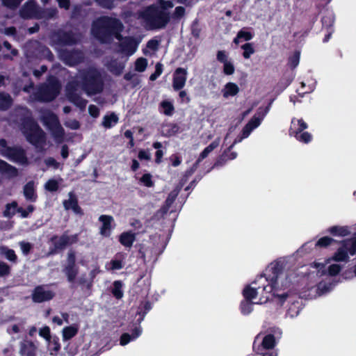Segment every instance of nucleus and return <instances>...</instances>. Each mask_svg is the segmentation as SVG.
<instances>
[{
	"label": "nucleus",
	"instance_id": "f704fd0d",
	"mask_svg": "<svg viewBox=\"0 0 356 356\" xmlns=\"http://www.w3.org/2000/svg\"><path fill=\"white\" fill-rule=\"evenodd\" d=\"M122 283L120 281H115L113 283V289L112 293L113 296L118 298L120 299L123 296V292L122 291Z\"/></svg>",
	"mask_w": 356,
	"mask_h": 356
},
{
	"label": "nucleus",
	"instance_id": "13d9d810",
	"mask_svg": "<svg viewBox=\"0 0 356 356\" xmlns=\"http://www.w3.org/2000/svg\"><path fill=\"white\" fill-rule=\"evenodd\" d=\"M138 158L140 160L149 161L151 159V154L146 150H140L138 153Z\"/></svg>",
	"mask_w": 356,
	"mask_h": 356
},
{
	"label": "nucleus",
	"instance_id": "49530a36",
	"mask_svg": "<svg viewBox=\"0 0 356 356\" xmlns=\"http://www.w3.org/2000/svg\"><path fill=\"white\" fill-rule=\"evenodd\" d=\"M341 270V266L339 264H333L329 266L327 268L328 274L331 276L337 275Z\"/></svg>",
	"mask_w": 356,
	"mask_h": 356
},
{
	"label": "nucleus",
	"instance_id": "2eb2a0df",
	"mask_svg": "<svg viewBox=\"0 0 356 356\" xmlns=\"http://www.w3.org/2000/svg\"><path fill=\"white\" fill-rule=\"evenodd\" d=\"M121 51L127 56L133 55L138 47V42L131 38H126L121 41Z\"/></svg>",
	"mask_w": 356,
	"mask_h": 356
},
{
	"label": "nucleus",
	"instance_id": "09e8293b",
	"mask_svg": "<svg viewBox=\"0 0 356 356\" xmlns=\"http://www.w3.org/2000/svg\"><path fill=\"white\" fill-rule=\"evenodd\" d=\"M64 236V242L65 245H70L74 243H76L78 240L77 235L76 234H72V235H67V234H63Z\"/></svg>",
	"mask_w": 356,
	"mask_h": 356
},
{
	"label": "nucleus",
	"instance_id": "cd10ccee",
	"mask_svg": "<svg viewBox=\"0 0 356 356\" xmlns=\"http://www.w3.org/2000/svg\"><path fill=\"white\" fill-rule=\"evenodd\" d=\"M35 11V4L33 1L28 2L22 9L21 15L24 18L31 17Z\"/></svg>",
	"mask_w": 356,
	"mask_h": 356
},
{
	"label": "nucleus",
	"instance_id": "79ce46f5",
	"mask_svg": "<svg viewBox=\"0 0 356 356\" xmlns=\"http://www.w3.org/2000/svg\"><path fill=\"white\" fill-rule=\"evenodd\" d=\"M11 104V99L9 95L0 93V108L6 109Z\"/></svg>",
	"mask_w": 356,
	"mask_h": 356
},
{
	"label": "nucleus",
	"instance_id": "4468645a",
	"mask_svg": "<svg viewBox=\"0 0 356 356\" xmlns=\"http://www.w3.org/2000/svg\"><path fill=\"white\" fill-rule=\"evenodd\" d=\"M99 220L102 223L99 227L100 234L104 237H108L113 228V218L108 215H102L99 217Z\"/></svg>",
	"mask_w": 356,
	"mask_h": 356
},
{
	"label": "nucleus",
	"instance_id": "ea45409f",
	"mask_svg": "<svg viewBox=\"0 0 356 356\" xmlns=\"http://www.w3.org/2000/svg\"><path fill=\"white\" fill-rule=\"evenodd\" d=\"M139 182L146 187H152L154 182L152 179V175L149 173L144 174L139 179Z\"/></svg>",
	"mask_w": 356,
	"mask_h": 356
},
{
	"label": "nucleus",
	"instance_id": "7ed1b4c3",
	"mask_svg": "<svg viewBox=\"0 0 356 356\" xmlns=\"http://www.w3.org/2000/svg\"><path fill=\"white\" fill-rule=\"evenodd\" d=\"M356 254V238L343 241L340 247L333 254V255L327 258L325 263L314 262L313 266L316 269L317 273L323 275L325 273V265L331 261L337 262H347L350 256Z\"/></svg>",
	"mask_w": 356,
	"mask_h": 356
},
{
	"label": "nucleus",
	"instance_id": "e433bc0d",
	"mask_svg": "<svg viewBox=\"0 0 356 356\" xmlns=\"http://www.w3.org/2000/svg\"><path fill=\"white\" fill-rule=\"evenodd\" d=\"M147 66V60L144 58H139L136 60L135 63V70L137 72H144Z\"/></svg>",
	"mask_w": 356,
	"mask_h": 356
},
{
	"label": "nucleus",
	"instance_id": "423d86ee",
	"mask_svg": "<svg viewBox=\"0 0 356 356\" xmlns=\"http://www.w3.org/2000/svg\"><path fill=\"white\" fill-rule=\"evenodd\" d=\"M26 139L35 145H40L44 142V133L32 120L28 119L22 128Z\"/></svg>",
	"mask_w": 356,
	"mask_h": 356
},
{
	"label": "nucleus",
	"instance_id": "603ef678",
	"mask_svg": "<svg viewBox=\"0 0 356 356\" xmlns=\"http://www.w3.org/2000/svg\"><path fill=\"white\" fill-rule=\"evenodd\" d=\"M163 72V69H162V65L160 64V63H157L156 65V70H155V72L153 73L149 79L151 81H154L156 80L162 73Z\"/></svg>",
	"mask_w": 356,
	"mask_h": 356
},
{
	"label": "nucleus",
	"instance_id": "e2e57ef3",
	"mask_svg": "<svg viewBox=\"0 0 356 356\" xmlns=\"http://www.w3.org/2000/svg\"><path fill=\"white\" fill-rule=\"evenodd\" d=\"M111 269L112 270H119L122 268V265L120 261L113 260L111 262Z\"/></svg>",
	"mask_w": 356,
	"mask_h": 356
},
{
	"label": "nucleus",
	"instance_id": "4c0bfd02",
	"mask_svg": "<svg viewBox=\"0 0 356 356\" xmlns=\"http://www.w3.org/2000/svg\"><path fill=\"white\" fill-rule=\"evenodd\" d=\"M300 142H303L305 143H307L312 140V135L307 132H300L299 134H295L293 135Z\"/></svg>",
	"mask_w": 356,
	"mask_h": 356
},
{
	"label": "nucleus",
	"instance_id": "20e7f679",
	"mask_svg": "<svg viewBox=\"0 0 356 356\" xmlns=\"http://www.w3.org/2000/svg\"><path fill=\"white\" fill-rule=\"evenodd\" d=\"M122 29V24L119 20L104 17L93 23L92 33L95 38L104 42H106V38L111 33L115 34L116 38L120 40L118 33Z\"/></svg>",
	"mask_w": 356,
	"mask_h": 356
},
{
	"label": "nucleus",
	"instance_id": "f257e3e1",
	"mask_svg": "<svg viewBox=\"0 0 356 356\" xmlns=\"http://www.w3.org/2000/svg\"><path fill=\"white\" fill-rule=\"evenodd\" d=\"M266 277L261 276L243 289L245 299L255 304L266 302L270 298L273 289L282 288L286 284V273H277L274 266L267 270Z\"/></svg>",
	"mask_w": 356,
	"mask_h": 356
},
{
	"label": "nucleus",
	"instance_id": "9b49d317",
	"mask_svg": "<svg viewBox=\"0 0 356 356\" xmlns=\"http://www.w3.org/2000/svg\"><path fill=\"white\" fill-rule=\"evenodd\" d=\"M54 296V293L45 286L36 287L33 293L32 299L35 302H42L51 300Z\"/></svg>",
	"mask_w": 356,
	"mask_h": 356
},
{
	"label": "nucleus",
	"instance_id": "4d7b16f0",
	"mask_svg": "<svg viewBox=\"0 0 356 356\" xmlns=\"http://www.w3.org/2000/svg\"><path fill=\"white\" fill-rule=\"evenodd\" d=\"M5 6L10 8L17 7L22 0H2Z\"/></svg>",
	"mask_w": 356,
	"mask_h": 356
},
{
	"label": "nucleus",
	"instance_id": "5701e85b",
	"mask_svg": "<svg viewBox=\"0 0 356 356\" xmlns=\"http://www.w3.org/2000/svg\"><path fill=\"white\" fill-rule=\"evenodd\" d=\"M24 195L26 200L34 202L36 200L35 193V183L33 181H29L24 187Z\"/></svg>",
	"mask_w": 356,
	"mask_h": 356
},
{
	"label": "nucleus",
	"instance_id": "bf43d9fd",
	"mask_svg": "<svg viewBox=\"0 0 356 356\" xmlns=\"http://www.w3.org/2000/svg\"><path fill=\"white\" fill-rule=\"evenodd\" d=\"M177 192L176 191H173L169 195L168 199L166 200L167 207H170L171 206V204L175 202V199L177 198Z\"/></svg>",
	"mask_w": 356,
	"mask_h": 356
},
{
	"label": "nucleus",
	"instance_id": "864d4df0",
	"mask_svg": "<svg viewBox=\"0 0 356 356\" xmlns=\"http://www.w3.org/2000/svg\"><path fill=\"white\" fill-rule=\"evenodd\" d=\"M34 210V207L32 205H29L26 209H23L22 208L17 209V211L21 213L22 218H26L28 216L29 213L33 212Z\"/></svg>",
	"mask_w": 356,
	"mask_h": 356
},
{
	"label": "nucleus",
	"instance_id": "ddd939ff",
	"mask_svg": "<svg viewBox=\"0 0 356 356\" xmlns=\"http://www.w3.org/2000/svg\"><path fill=\"white\" fill-rule=\"evenodd\" d=\"M217 60L222 63V71L226 75H232L235 72V67L232 62L229 59L227 54L225 51H218L216 54Z\"/></svg>",
	"mask_w": 356,
	"mask_h": 356
},
{
	"label": "nucleus",
	"instance_id": "3c124183",
	"mask_svg": "<svg viewBox=\"0 0 356 356\" xmlns=\"http://www.w3.org/2000/svg\"><path fill=\"white\" fill-rule=\"evenodd\" d=\"M19 244L24 254H28L32 248L31 244L28 242L22 241Z\"/></svg>",
	"mask_w": 356,
	"mask_h": 356
},
{
	"label": "nucleus",
	"instance_id": "0e129e2a",
	"mask_svg": "<svg viewBox=\"0 0 356 356\" xmlns=\"http://www.w3.org/2000/svg\"><path fill=\"white\" fill-rule=\"evenodd\" d=\"M45 163L47 165H49V166H54V168H57L58 166V163H56V161H55V159H54L53 158H49L47 159L46 161H45Z\"/></svg>",
	"mask_w": 356,
	"mask_h": 356
},
{
	"label": "nucleus",
	"instance_id": "a19ab883",
	"mask_svg": "<svg viewBox=\"0 0 356 356\" xmlns=\"http://www.w3.org/2000/svg\"><path fill=\"white\" fill-rule=\"evenodd\" d=\"M63 235L61 236H54L51 239V243L55 246L56 249H61L65 247Z\"/></svg>",
	"mask_w": 356,
	"mask_h": 356
},
{
	"label": "nucleus",
	"instance_id": "58836bf2",
	"mask_svg": "<svg viewBox=\"0 0 356 356\" xmlns=\"http://www.w3.org/2000/svg\"><path fill=\"white\" fill-rule=\"evenodd\" d=\"M252 304L254 303L251 300L245 299L241 305V312L245 315L249 314L253 309Z\"/></svg>",
	"mask_w": 356,
	"mask_h": 356
},
{
	"label": "nucleus",
	"instance_id": "dca6fc26",
	"mask_svg": "<svg viewBox=\"0 0 356 356\" xmlns=\"http://www.w3.org/2000/svg\"><path fill=\"white\" fill-rule=\"evenodd\" d=\"M238 86L234 82L227 83L222 88L221 92L224 98L228 99L230 97H234L239 92Z\"/></svg>",
	"mask_w": 356,
	"mask_h": 356
},
{
	"label": "nucleus",
	"instance_id": "7c9ffc66",
	"mask_svg": "<svg viewBox=\"0 0 356 356\" xmlns=\"http://www.w3.org/2000/svg\"><path fill=\"white\" fill-rule=\"evenodd\" d=\"M118 118L115 114H111L106 115L103 118L102 125L106 128H111L117 124Z\"/></svg>",
	"mask_w": 356,
	"mask_h": 356
},
{
	"label": "nucleus",
	"instance_id": "338daca9",
	"mask_svg": "<svg viewBox=\"0 0 356 356\" xmlns=\"http://www.w3.org/2000/svg\"><path fill=\"white\" fill-rule=\"evenodd\" d=\"M58 3L61 8H68L70 6L69 0H58Z\"/></svg>",
	"mask_w": 356,
	"mask_h": 356
},
{
	"label": "nucleus",
	"instance_id": "774afa93",
	"mask_svg": "<svg viewBox=\"0 0 356 356\" xmlns=\"http://www.w3.org/2000/svg\"><path fill=\"white\" fill-rule=\"evenodd\" d=\"M275 296L277 298V300L280 302V303H282L286 298L287 295L285 293L282 294H274Z\"/></svg>",
	"mask_w": 356,
	"mask_h": 356
},
{
	"label": "nucleus",
	"instance_id": "72a5a7b5",
	"mask_svg": "<svg viewBox=\"0 0 356 356\" xmlns=\"http://www.w3.org/2000/svg\"><path fill=\"white\" fill-rule=\"evenodd\" d=\"M34 345L31 341H24L21 344L20 353L22 355H29L34 350Z\"/></svg>",
	"mask_w": 356,
	"mask_h": 356
},
{
	"label": "nucleus",
	"instance_id": "4be33fe9",
	"mask_svg": "<svg viewBox=\"0 0 356 356\" xmlns=\"http://www.w3.org/2000/svg\"><path fill=\"white\" fill-rule=\"evenodd\" d=\"M328 232L334 236L343 237L349 235L350 230L347 226H333L328 229Z\"/></svg>",
	"mask_w": 356,
	"mask_h": 356
},
{
	"label": "nucleus",
	"instance_id": "f8f14e48",
	"mask_svg": "<svg viewBox=\"0 0 356 356\" xmlns=\"http://www.w3.org/2000/svg\"><path fill=\"white\" fill-rule=\"evenodd\" d=\"M263 118L264 116H261V118L257 115L253 116L243 128L241 137L238 140L236 139L231 147L234 146L237 143L241 142L243 139L248 138L252 130L260 125Z\"/></svg>",
	"mask_w": 356,
	"mask_h": 356
},
{
	"label": "nucleus",
	"instance_id": "bb28decb",
	"mask_svg": "<svg viewBox=\"0 0 356 356\" xmlns=\"http://www.w3.org/2000/svg\"><path fill=\"white\" fill-rule=\"evenodd\" d=\"M78 330V327L75 325H70L64 327L62 332L63 340L67 341L72 339L77 334Z\"/></svg>",
	"mask_w": 356,
	"mask_h": 356
},
{
	"label": "nucleus",
	"instance_id": "5fc2aeb1",
	"mask_svg": "<svg viewBox=\"0 0 356 356\" xmlns=\"http://www.w3.org/2000/svg\"><path fill=\"white\" fill-rule=\"evenodd\" d=\"M179 88H181L185 84L186 80V70L179 68Z\"/></svg>",
	"mask_w": 356,
	"mask_h": 356
},
{
	"label": "nucleus",
	"instance_id": "680f3d73",
	"mask_svg": "<svg viewBox=\"0 0 356 356\" xmlns=\"http://www.w3.org/2000/svg\"><path fill=\"white\" fill-rule=\"evenodd\" d=\"M9 273V266L3 263L0 262V275H4Z\"/></svg>",
	"mask_w": 356,
	"mask_h": 356
},
{
	"label": "nucleus",
	"instance_id": "c756f323",
	"mask_svg": "<svg viewBox=\"0 0 356 356\" xmlns=\"http://www.w3.org/2000/svg\"><path fill=\"white\" fill-rule=\"evenodd\" d=\"M61 181L62 179H59L58 180L55 179H50L45 183L44 186V189L50 192L56 191L58 189L59 184Z\"/></svg>",
	"mask_w": 356,
	"mask_h": 356
},
{
	"label": "nucleus",
	"instance_id": "a18cd8bd",
	"mask_svg": "<svg viewBox=\"0 0 356 356\" xmlns=\"http://www.w3.org/2000/svg\"><path fill=\"white\" fill-rule=\"evenodd\" d=\"M109 68L113 73L115 74H120L124 68V63L121 62L116 66L113 63H112L110 64Z\"/></svg>",
	"mask_w": 356,
	"mask_h": 356
},
{
	"label": "nucleus",
	"instance_id": "a211bd4d",
	"mask_svg": "<svg viewBox=\"0 0 356 356\" xmlns=\"http://www.w3.org/2000/svg\"><path fill=\"white\" fill-rule=\"evenodd\" d=\"M63 207L66 210H72L76 214H82V211L78 205L76 197L72 193H69V198L63 202Z\"/></svg>",
	"mask_w": 356,
	"mask_h": 356
},
{
	"label": "nucleus",
	"instance_id": "c03bdc74",
	"mask_svg": "<svg viewBox=\"0 0 356 356\" xmlns=\"http://www.w3.org/2000/svg\"><path fill=\"white\" fill-rule=\"evenodd\" d=\"M334 241V239L328 237V236H324L321 238L316 243V246L321 247V248H325L329 246L332 244V243Z\"/></svg>",
	"mask_w": 356,
	"mask_h": 356
},
{
	"label": "nucleus",
	"instance_id": "9d476101",
	"mask_svg": "<svg viewBox=\"0 0 356 356\" xmlns=\"http://www.w3.org/2000/svg\"><path fill=\"white\" fill-rule=\"evenodd\" d=\"M76 257L73 252H69L67 254V264L63 269V272L67 277V280L72 282L78 274V267L76 264Z\"/></svg>",
	"mask_w": 356,
	"mask_h": 356
},
{
	"label": "nucleus",
	"instance_id": "052dcab7",
	"mask_svg": "<svg viewBox=\"0 0 356 356\" xmlns=\"http://www.w3.org/2000/svg\"><path fill=\"white\" fill-rule=\"evenodd\" d=\"M88 111L90 115L94 118L99 115V109L96 106L90 105L88 108Z\"/></svg>",
	"mask_w": 356,
	"mask_h": 356
},
{
	"label": "nucleus",
	"instance_id": "f03ea898",
	"mask_svg": "<svg viewBox=\"0 0 356 356\" xmlns=\"http://www.w3.org/2000/svg\"><path fill=\"white\" fill-rule=\"evenodd\" d=\"M161 8L156 6L147 7L141 13L145 26L148 29H161L164 27L170 20L168 9L173 7L172 0H158Z\"/></svg>",
	"mask_w": 356,
	"mask_h": 356
},
{
	"label": "nucleus",
	"instance_id": "39448f33",
	"mask_svg": "<svg viewBox=\"0 0 356 356\" xmlns=\"http://www.w3.org/2000/svg\"><path fill=\"white\" fill-rule=\"evenodd\" d=\"M75 91L81 88L88 95H92L102 90V83L97 72L90 70L86 73H82L76 78Z\"/></svg>",
	"mask_w": 356,
	"mask_h": 356
},
{
	"label": "nucleus",
	"instance_id": "f3484780",
	"mask_svg": "<svg viewBox=\"0 0 356 356\" xmlns=\"http://www.w3.org/2000/svg\"><path fill=\"white\" fill-rule=\"evenodd\" d=\"M73 86L71 83L67 87V97L69 99L80 108H84L86 106V101L80 97L76 93L72 92L71 90Z\"/></svg>",
	"mask_w": 356,
	"mask_h": 356
},
{
	"label": "nucleus",
	"instance_id": "473e14b6",
	"mask_svg": "<svg viewBox=\"0 0 356 356\" xmlns=\"http://www.w3.org/2000/svg\"><path fill=\"white\" fill-rule=\"evenodd\" d=\"M243 50V56L245 59H248L254 53L255 50L252 43H245L241 46Z\"/></svg>",
	"mask_w": 356,
	"mask_h": 356
},
{
	"label": "nucleus",
	"instance_id": "c9c22d12",
	"mask_svg": "<svg viewBox=\"0 0 356 356\" xmlns=\"http://www.w3.org/2000/svg\"><path fill=\"white\" fill-rule=\"evenodd\" d=\"M275 338L272 334L266 335L262 341V346L266 349L273 348L275 346Z\"/></svg>",
	"mask_w": 356,
	"mask_h": 356
},
{
	"label": "nucleus",
	"instance_id": "a878e982",
	"mask_svg": "<svg viewBox=\"0 0 356 356\" xmlns=\"http://www.w3.org/2000/svg\"><path fill=\"white\" fill-rule=\"evenodd\" d=\"M135 241V235L131 232H124L120 236V241L125 247L130 248Z\"/></svg>",
	"mask_w": 356,
	"mask_h": 356
},
{
	"label": "nucleus",
	"instance_id": "8fccbe9b",
	"mask_svg": "<svg viewBox=\"0 0 356 356\" xmlns=\"http://www.w3.org/2000/svg\"><path fill=\"white\" fill-rule=\"evenodd\" d=\"M300 53L296 52L289 59V65L292 67H296L298 65L300 62Z\"/></svg>",
	"mask_w": 356,
	"mask_h": 356
},
{
	"label": "nucleus",
	"instance_id": "b1692460",
	"mask_svg": "<svg viewBox=\"0 0 356 356\" xmlns=\"http://www.w3.org/2000/svg\"><path fill=\"white\" fill-rule=\"evenodd\" d=\"M253 37L254 35L250 31L241 29L238 32L236 37L234 39V42L236 44H238L243 41H249L252 40Z\"/></svg>",
	"mask_w": 356,
	"mask_h": 356
},
{
	"label": "nucleus",
	"instance_id": "412c9836",
	"mask_svg": "<svg viewBox=\"0 0 356 356\" xmlns=\"http://www.w3.org/2000/svg\"><path fill=\"white\" fill-rule=\"evenodd\" d=\"M220 138H218L214 140L211 144L206 147L203 151L200 153L197 161L200 162L205 158H207L209 154L217 148L220 144Z\"/></svg>",
	"mask_w": 356,
	"mask_h": 356
},
{
	"label": "nucleus",
	"instance_id": "37998d69",
	"mask_svg": "<svg viewBox=\"0 0 356 356\" xmlns=\"http://www.w3.org/2000/svg\"><path fill=\"white\" fill-rule=\"evenodd\" d=\"M16 211H17L16 202L8 204L4 211V216L6 217H11L15 213Z\"/></svg>",
	"mask_w": 356,
	"mask_h": 356
},
{
	"label": "nucleus",
	"instance_id": "0eeeda50",
	"mask_svg": "<svg viewBox=\"0 0 356 356\" xmlns=\"http://www.w3.org/2000/svg\"><path fill=\"white\" fill-rule=\"evenodd\" d=\"M42 120L51 131L56 141L61 143L64 137V130L60 124L57 117L49 111H45L42 116Z\"/></svg>",
	"mask_w": 356,
	"mask_h": 356
},
{
	"label": "nucleus",
	"instance_id": "6e6d98bb",
	"mask_svg": "<svg viewBox=\"0 0 356 356\" xmlns=\"http://www.w3.org/2000/svg\"><path fill=\"white\" fill-rule=\"evenodd\" d=\"M65 124L71 129H78L80 127L79 122L76 120H69L65 122Z\"/></svg>",
	"mask_w": 356,
	"mask_h": 356
},
{
	"label": "nucleus",
	"instance_id": "6e6552de",
	"mask_svg": "<svg viewBox=\"0 0 356 356\" xmlns=\"http://www.w3.org/2000/svg\"><path fill=\"white\" fill-rule=\"evenodd\" d=\"M0 154L17 163L22 165L27 163L24 151L21 148L7 146L4 140H0Z\"/></svg>",
	"mask_w": 356,
	"mask_h": 356
},
{
	"label": "nucleus",
	"instance_id": "de8ad7c7",
	"mask_svg": "<svg viewBox=\"0 0 356 356\" xmlns=\"http://www.w3.org/2000/svg\"><path fill=\"white\" fill-rule=\"evenodd\" d=\"M39 334L40 337H43L46 341H50L51 334H50V329L48 326L42 327L39 330Z\"/></svg>",
	"mask_w": 356,
	"mask_h": 356
},
{
	"label": "nucleus",
	"instance_id": "c85d7f7f",
	"mask_svg": "<svg viewBox=\"0 0 356 356\" xmlns=\"http://www.w3.org/2000/svg\"><path fill=\"white\" fill-rule=\"evenodd\" d=\"M0 171L8 174L10 177L17 175V170L2 160H0Z\"/></svg>",
	"mask_w": 356,
	"mask_h": 356
},
{
	"label": "nucleus",
	"instance_id": "2f4dec72",
	"mask_svg": "<svg viewBox=\"0 0 356 356\" xmlns=\"http://www.w3.org/2000/svg\"><path fill=\"white\" fill-rule=\"evenodd\" d=\"M0 253L9 261H15L17 259V256L14 250L9 249L7 247H0Z\"/></svg>",
	"mask_w": 356,
	"mask_h": 356
},
{
	"label": "nucleus",
	"instance_id": "1a4fd4ad",
	"mask_svg": "<svg viewBox=\"0 0 356 356\" xmlns=\"http://www.w3.org/2000/svg\"><path fill=\"white\" fill-rule=\"evenodd\" d=\"M60 88L57 80L53 79L49 81L48 85L41 87L38 98L42 101H51L58 95Z\"/></svg>",
	"mask_w": 356,
	"mask_h": 356
},
{
	"label": "nucleus",
	"instance_id": "69168bd1",
	"mask_svg": "<svg viewBox=\"0 0 356 356\" xmlns=\"http://www.w3.org/2000/svg\"><path fill=\"white\" fill-rule=\"evenodd\" d=\"M318 289L320 291V294L329 291L331 289V286H325L322 284H320L318 286Z\"/></svg>",
	"mask_w": 356,
	"mask_h": 356
},
{
	"label": "nucleus",
	"instance_id": "aec40b11",
	"mask_svg": "<svg viewBox=\"0 0 356 356\" xmlns=\"http://www.w3.org/2000/svg\"><path fill=\"white\" fill-rule=\"evenodd\" d=\"M142 333V328L140 327H136L132 332V334L130 335L127 333H124L122 335L120 338V343L122 346H125L128 343H129L132 340H135L137 339Z\"/></svg>",
	"mask_w": 356,
	"mask_h": 356
},
{
	"label": "nucleus",
	"instance_id": "393cba45",
	"mask_svg": "<svg viewBox=\"0 0 356 356\" xmlns=\"http://www.w3.org/2000/svg\"><path fill=\"white\" fill-rule=\"evenodd\" d=\"M159 111L164 115L170 116L173 114L175 108L172 103L170 101L163 100L160 104Z\"/></svg>",
	"mask_w": 356,
	"mask_h": 356
},
{
	"label": "nucleus",
	"instance_id": "6ab92c4d",
	"mask_svg": "<svg viewBox=\"0 0 356 356\" xmlns=\"http://www.w3.org/2000/svg\"><path fill=\"white\" fill-rule=\"evenodd\" d=\"M307 128V124L302 119L293 118L291 120L290 134H299Z\"/></svg>",
	"mask_w": 356,
	"mask_h": 356
}]
</instances>
